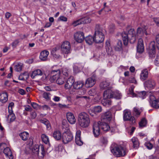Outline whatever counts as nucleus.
<instances>
[{
    "instance_id": "nucleus-1",
    "label": "nucleus",
    "mask_w": 159,
    "mask_h": 159,
    "mask_svg": "<svg viewBox=\"0 0 159 159\" xmlns=\"http://www.w3.org/2000/svg\"><path fill=\"white\" fill-rule=\"evenodd\" d=\"M52 75L50 77L49 80L51 82H54L56 81L59 84H62L66 80V78L62 75L59 70H53L51 73Z\"/></svg>"
},
{
    "instance_id": "nucleus-2",
    "label": "nucleus",
    "mask_w": 159,
    "mask_h": 159,
    "mask_svg": "<svg viewBox=\"0 0 159 159\" xmlns=\"http://www.w3.org/2000/svg\"><path fill=\"white\" fill-rule=\"evenodd\" d=\"M78 120L79 125L83 128L88 126L90 122L89 115L85 112H82L79 114Z\"/></svg>"
},
{
    "instance_id": "nucleus-3",
    "label": "nucleus",
    "mask_w": 159,
    "mask_h": 159,
    "mask_svg": "<svg viewBox=\"0 0 159 159\" xmlns=\"http://www.w3.org/2000/svg\"><path fill=\"white\" fill-rule=\"evenodd\" d=\"M111 149L113 154L117 157L124 156L127 152L125 148L116 145H112Z\"/></svg>"
},
{
    "instance_id": "nucleus-4",
    "label": "nucleus",
    "mask_w": 159,
    "mask_h": 159,
    "mask_svg": "<svg viewBox=\"0 0 159 159\" xmlns=\"http://www.w3.org/2000/svg\"><path fill=\"white\" fill-rule=\"evenodd\" d=\"M94 42L97 43H102L104 40V36L103 31L102 28L99 25H96L94 35Z\"/></svg>"
},
{
    "instance_id": "nucleus-5",
    "label": "nucleus",
    "mask_w": 159,
    "mask_h": 159,
    "mask_svg": "<svg viewBox=\"0 0 159 159\" xmlns=\"http://www.w3.org/2000/svg\"><path fill=\"white\" fill-rule=\"evenodd\" d=\"M73 136L70 130L64 131L62 135V139L63 142L65 143H67L70 142L73 139Z\"/></svg>"
},
{
    "instance_id": "nucleus-6",
    "label": "nucleus",
    "mask_w": 159,
    "mask_h": 159,
    "mask_svg": "<svg viewBox=\"0 0 159 159\" xmlns=\"http://www.w3.org/2000/svg\"><path fill=\"white\" fill-rule=\"evenodd\" d=\"M70 44L67 41L64 42L61 45V52L63 54H68L70 52Z\"/></svg>"
},
{
    "instance_id": "nucleus-7",
    "label": "nucleus",
    "mask_w": 159,
    "mask_h": 159,
    "mask_svg": "<svg viewBox=\"0 0 159 159\" xmlns=\"http://www.w3.org/2000/svg\"><path fill=\"white\" fill-rule=\"evenodd\" d=\"M123 119L124 121H129L131 124H134L135 123L134 118L131 116V113L130 111L125 110L123 111Z\"/></svg>"
},
{
    "instance_id": "nucleus-8",
    "label": "nucleus",
    "mask_w": 159,
    "mask_h": 159,
    "mask_svg": "<svg viewBox=\"0 0 159 159\" xmlns=\"http://www.w3.org/2000/svg\"><path fill=\"white\" fill-rule=\"evenodd\" d=\"M96 81V77L93 76L87 79L85 82V85L88 88L91 87L95 84Z\"/></svg>"
},
{
    "instance_id": "nucleus-9",
    "label": "nucleus",
    "mask_w": 159,
    "mask_h": 159,
    "mask_svg": "<svg viewBox=\"0 0 159 159\" xmlns=\"http://www.w3.org/2000/svg\"><path fill=\"white\" fill-rule=\"evenodd\" d=\"M129 41L131 43H134L136 41V35L134 29H131L128 31L127 34Z\"/></svg>"
},
{
    "instance_id": "nucleus-10",
    "label": "nucleus",
    "mask_w": 159,
    "mask_h": 159,
    "mask_svg": "<svg viewBox=\"0 0 159 159\" xmlns=\"http://www.w3.org/2000/svg\"><path fill=\"white\" fill-rule=\"evenodd\" d=\"M91 21V19L89 17L87 16L82 18L74 21L73 24L74 26H76L80 24L90 23Z\"/></svg>"
},
{
    "instance_id": "nucleus-11",
    "label": "nucleus",
    "mask_w": 159,
    "mask_h": 159,
    "mask_svg": "<svg viewBox=\"0 0 159 159\" xmlns=\"http://www.w3.org/2000/svg\"><path fill=\"white\" fill-rule=\"evenodd\" d=\"M100 121H98L97 123H94L93 126V132L94 136L98 137L100 134V127L99 124H100Z\"/></svg>"
},
{
    "instance_id": "nucleus-12",
    "label": "nucleus",
    "mask_w": 159,
    "mask_h": 159,
    "mask_svg": "<svg viewBox=\"0 0 159 159\" xmlns=\"http://www.w3.org/2000/svg\"><path fill=\"white\" fill-rule=\"evenodd\" d=\"M74 38L77 42L81 43L84 39V34L83 32H77L74 34Z\"/></svg>"
},
{
    "instance_id": "nucleus-13",
    "label": "nucleus",
    "mask_w": 159,
    "mask_h": 159,
    "mask_svg": "<svg viewBox=\"0 0 159 159\" xmlns=\"http://www.w3.org/2000/svg\"><path fill=\"white\" fill-rule=\"evenodd\" d=\"M40 148L41 150V153L43 157L45 153L43 145H41L39 146L38 145L35 146L32 149V152L34 153L39 156V152Z\"/></svg>"
},
{
    "instance_id": "nucleus-14",
    "label": "nucleus",
    "mask_w": 159,
    "mask_h": 159,
    "mask_svg": "<svg viewBox=\"0 0 159 159\" xmlns=\"http://www.w3.org/2000/svg\"><path fill=\"white\" fill-rule=\"evenodd\" d=\"M111 113L110 111H108L102 114L101 121L108 123L111 120Z\"/></svg>"
},
{
    "instance_id": "nucleus-15",
    "label": "nucleus",
    "mask_w": 159,
    "mask_h": 159,
    "mask_svg": "<svg viewBox=\"0 0 159 159\" xmlns=\"http://www.w3.org/2000/svg\"><path fill=\"white\" fill-rule=\"evenodd\" d=\"M149 103L152 107L156 109L159 108V98L156 99L153 96H151L150 97Z\"/></svg>"
},
{
    "instance_id": "nucleus-16",
    "label": "nucleus",
    "mask_w": 159,
    "mask_h": 159,
    "mask_svg": "<svg viewBox=\"0 0 159 159\" xmlns=\"http://www.w3.org/2000/svg\"><path fill=\"white\" fill-rule=\"evenodd\" d=\"M149 57L153 58L155 56V46L153 42L151 43L149 45Z\"/></svg>"
},
{
    "instance_id": "nucleus-17",
    "label": "nucleus",
    "mask_w": 159,
    "mask_h": 159,
    "mask_svg": "<svg viewBox=\"0 0 159 159\" xmlns=\"http://www.w3.org/2000/svg\"><path fill=\"white\" fill-rule=\"evenodd\" d=\"M145 86L149 89H152L155 87L156 83L155 81L151 79H149L144 83Z\"/></svg>"
},
{
    "instance_id": "nucleus-18",
    "label": "nucleus",
    "mask_w": 159,
    "mask_h": 159,
    "mask_svg": "<svg viewBox=\"0 0 159 159\" xmlns=\"http://www.w3.org/2000/svg\"><path fill=\"white\" fill-rule=\"evenodd\" d=\"M75 80L73 76H70L67 80L65 84V88L66 89H69L73 86Z\"/></svg>"
},
{
    "instance_id": "nucleus-19",
    "label": "nucleus",
    "mask_w": 159,
    "mask_h": 159,
    "mask_svg": "<svg viewBox=\"0 0 159 159\" xmlns=\"http://www.w3.org/2000/svg\"><path fill=\"white\" fill-rule=\"evenodd\" d=\"M137 51L140 53H142L144 51L143 40L142 39H139L137 46Z\"/></svg>"
},
{
    "instance_id": "nucleus-20",
    "label": "nucleus",
    "mask_w": 159,
    "mask_h": 159,
    "mask_svg": "<svg viewBox=\"0 0 159 159\" xmlns=\"http://www.w3.org/2000/svg\"><path fill=\"white\" fill-rule=\"evenodd\" d=\"M66 118L68 121L71 124H74L76 122V119L74 115L70 112L67 113Z\"/></svg>"
},
{
    "instance_id": "nucleus-21",
    "label": "nucleus",
    "mask_w": 159,
    "mask_h": 159,
    "mask_svg": "<svg viewBox=\"0 0 159 159\" xmlns=\"http://www.w3.org/2000/svg\"><path fill=\"white\" fill-rule=\"evenodd\" d=\"M80 135V130L77 131L75 137V142L77 145L79 146L82 145L83 143L81 140Z\"/></svg>"
},
{
    "instance_id": "nucleus-22",
    "label": "nucleus",
    "mask_w": 159,
    "mask_h": 159,
    "mask_svg": "<svg viewBox=\"0 0 159 159\" xmlns=\"http://www.w3.org/2000/svg\"><path fill=\"white\" fill-rule=\"evenodd\" d=\"M49 54V52L46 50H44L42 51L39 56V57L40 59L42 61H46Z\"/></svg>"
},
{
    "instance_id": "nucleus-23",
    "label": "nucleus",
    "mask_w": 159,
    "mask_h": 159,
    "mask_svg": "<svg viewBox=\"0 0 159 159\" xmlns=\"http://www.w3.org/2000/svg\"><path fill=\"white\" fill-rule=\"evenodd\" d=\"M113 91L110 89L105 91L103 93V98L110 99L113 98Z\"/></svg>"
},
{
    "instance_id": "nucleus-24",
    "label": "nucleus",
    "mask_w": 159,
    "mask_h": 159,
    "mask_svg": "<svg viewBox=\"0 0 159 159\" xmlns=\"http://www.w3.org/2000/svg\"><path fill=\"white\" fill-rule=\"evenodd\" d=\"M100 122V124H99L100 128L104 131H107L110 129V127L108 124L106 122L101 121Z\"/></svg>"
},
{
    "instance_id": "nucleus-25",
    "label": "nucleus",
    "mask_w": 159,
    "mask_h": 159,
    "mask_svg": "<svg viewBox=\"0 0 159 159\" xmlns=\"http://www.w3.org/2000/svg\"><path fill=\"white\" fill-rule=\"evenodd\" d=\"M8 100V94L6 92L0 94V101L2 103H5Z\"/></svg>"
},
{
    "instance_id": "nucleus-26",
    "label": "nucleus",
    "mask_w": 159,
    "mask_h": 159,
    "mask_svg": "<svg viewBox=\"0 0 159 159\" xmlns=\"http://www.w3.org/2000/svg\"><path fill=\"white\" fill-rule=\"evenodd\" d=\"M100 87L102 90L108 89L110 87V83L108 81H103L100 83Z\"/></svg>"
},
{
    "instance_id": "nucleus-27",
    "label": "nucleus",
    "mask_w": 159,
    "mask_h": 159,
    "mask_svg": "<svg viewBox=\"0 0 159 159\" xmlns=\"http://www.w3.org/2000/svg\"><path fill=\"white\" fill-rule=\"evenodd\" d=\"M3 152L6 156L9 157V159H12L13 158L12 152L11 149L8 147L4 148Z\"/></svg>"
},
{
    "instance_id": "nucleus-28",
    "label": "nucleus",
    "mask_w": 159,
    "mask_h": 159,
    "mask_svg": "<svg viewBox=\"0 0 159 159\" xmlns=\"http://www.w3.org/2000/svg\"><path fill=\"white\" fill-rule=\"evenodd\" d=\"M84 85V82L82 81H79L74 82L73 84V88L76 89H79L82 88Z\"/></svg>"
},
{
    "instance_id": "nucleus-29",
    "label": "nucleus",
    "mask_w": 159,
    "mask_h": 159,
    "mask_svg": "<svg viewBox=\"0 0 159 159\" xmlns=\"http://www.w3.org/2000/svg\"><path fill=\"white\" fill-rule=\"evenodd\" d=\"M52 136L57 140H59L62 138L61 132L59 130L54 131L53 133Z\"/></svg>"
},
{
    "instance_id": "nucleus-30",
    "label": "nucleus",
    "mask_w": 159,
    "mask_h": 159,
    "mask_svg": "<svg viewBox=\"0 0 159 159\" xmlns=\"http://www.w3.org/2000/svg\"><path fill=\"white\" fill-rule=\"evenodd\" d=\"M121 35L124 45L125 46L127 45L129 41L127 33L124 32L121 34Z\"/></svg>"
},
{
    "instance_id": "nucleus-31",
    "label": "nucleus",
    "mask_w": 159,
    "mask_h": 159,
    "mask_svg": "<svg viewBox=\"0 0 159 159\" xmlns=\"http://www.w3.org/2000/svg\"><path fill=\"white\" fill-rule=\"evenodd\" d=\"M133 144V148L135 149H137L139 147V143L137 138L134 137L131 139Z\"/></svg>"
},
{
    "instance_id": "nucleus-32",
    "label": "nucleus",
    "mask_w": 159,
    "mask_h": 159,
    "mask_svg": "<svg viewBox=\"0 0 159 159\" xmlns=\"http://www.w3.org/2000/svg\"><path fill=\"white\" fill-rule=\"evenodd\" d=\"M43 75V72L39 69H37L34 70L31 74V77L32 79H34L35 77L37 75Z\"/></svg>"
},
{
    "instance_id": "nucleus-33",
    "label": "nucleus",
    "mask_w": 159,
    "mask_h": 159,
    "mask_svg": "<svg viewBox=\"0 0 159 159\" xmlns=\"http://www.w3.org/2000/svg\"><path fill=\"white\" fill-rule=\"evenodd\" d=\"M19 135L22 140L24 141L27 140L29 137V133L26 132L20 133Z\"/></svg>"
},
{
    "instance_id": "nucleus-34",
    "label": "nucleus",
    "mask_w": 159,
    "mask_h": 159,
    "mask_svg": "<svg viewBox=\"0 0 159 159\" xmlns=\"http://www.w3.org/2000/svg\"><path fill=\"white\" fill-rule=\"evenodd\" d=\"M101 102L102 105L104 106H108L111 105V101L110 99L108 98H103Z\"/></svg>"
},
{
    "instance_id": "nucleus-35",
    "label": "nucleus",
    "mask_w": 159,
    "mask_h": 159,
    "mask_svg": "<svg viewBox=\"0 0 159 159\" xmlns=\"http://www.w3.org/2000/svg\"><path fill=\"white\" fill-rule=\"evenodd\" d=\"M85 40L87 43L89 45H91L93 42H94V37L91 36H89L85 39Z\"/></svg>"
},
{
    "instance_id": "nucleus-36",
    "label": "nucleus",
    "mask_w": 159,
    "mask_h": 159,
    "mask_svg": "<svg viewBox=\"0 0 159 159\" xmlns=\"http://www.w3.org/2000/svg\"><path fill=\"white\" fill-rule=\"evenodd\" d=\"M148 72L147 70H143L141 74V79L143 80H145L148 77Z\"/></svg>"
},
{
    "instance_id": "nucleus-37",
    "label": "nucleus",
    "mask_w": 159,
    "mask_h": 159,
    "mask_svg": "<svg viewBox=\"0 0 159 159\" xmlns=\"http://www.w3.org/2000/svg\"><path fill=\"white\" fill-rule=\"evenodd\" d=\"M9 114L8 115V118L10 119V122H12L14 121L16 119V117L15 114L13 113V111L12 110L9 111Z\"/></svg>"
},
{
    "instance_id": "nucleus-38",
    "label": "nucleus",
    "mask_w": 159,
    "mask_h": 159,
    "mask_svg": "<svg viewBox=\"0 0 159 159\" xmlns=\"http://www.w3.org/2000/svg\"><path fill=\"white\" fill-rule=\"evenodd\" d=\"M40 121L46 125L47 128L48 130H49L51 129V126L49 121L47 119H44L41 120H40Z\"/></svg>"
},
{
    "instance_id": "nucleus-39",
    "label": "nucleus",
    "mask_w": 159,
    "mask_h": 159,
    "mask_svg": "<svg viewBox=\"0 0 159 159\" xmlns=\"http://www.w3.org/2000/svg\"><path fill=\"white\" fill-rule=\"evenodd\" d=\"M113 98H115L116 99H120L122 97L121 94L119 93V92L118 91H113Z\"/></svg>"
},
{
    "instance_id": "nucleus-40",
    "label": "nucleus",
    "mask_w": 159,
    "mask_h": 159,
    "mask_svg": "<svg viewBox=\"0 0 159 159\" xmlns=\"http://www.w3.org/2000/svg\"><path fill=\"white\" fill-rule=\"evenodd\" d=\"M122 43L121 41H119L117 43V45L115 46V48L116 51H120L122 49Z\"/></svg>"
},
{
    "instance_id": "nucleus-41",
    "label": "nucleus",
    "mask_w": 159,
    "mask_h": 159,
    "mask_svg": "<svg viewBox=\"0 0 159 159\" xmlns=\"http://www.w3.org/2000/svg\"><path fill=\"white\" fill-rule=\"evenodd\" d=\"M62 127L63 129H65L67 130H69V124L66 120H64L62 121Z\"/></svg>"
},
{
    "instance_id": "nucleus-42",
    "label": "nucleus",
    "mask_w": 159,
    "mask_h": 159,
    "mask_svg": "<svg viewBox=\"0 0 159 159\" xmlns=\"http://www.w3.org/2000/svg\"><path fill=\"white\" fill-rule=\"evenodd\" d=\"M62 73L63 76L66 77L70 73V70L66 68H63L62 69Z\"/></svg>"
},
{
    "instance_id": "nucleus-43",
    "label": "nucleus",
    "mask_w": 159,
    "mask_h": 159,
    "mask_svg": "<svg viewBox=\"0 0 159 159\" xmlns=\"http://www.w3.org/2000/svg\"><path fill=\"white\" fill-rule=\"evenodd\" d=\"M100 141L101 143L104 145L107 144L108 142L107 138L103 136H102L100 138Z\"/></svg>"
},
{
    "instance_id": "nucleus-44",
    "label": "nucleus",
    "mask_w": 159,
    "mask_h": 159,
    "mask_svg": "<svg viewBox=\"0 0 159 159\" xmlns=\"http://www.w3.org/2000/svg\"><path fill=\"white\" fill-rule=\"evenodd\" d=\"M147 124V120L144 118H143L139 123V125L140 127H143L146 126Z\"/></svg>"
},
{
    "instance_id": "nucleus-45",
    "label": "nucleus",
    "mask_w": 159,
    "mask_h": 159,
    "mask_svg": "<svg viewBox=\"0 0 159 159\" xmlns=\"http://www.w3.org/2000/svg\"><path fill=\"white\" fill-rule=\"evenodd\" d=\"M42 140L45 144H47L49 142V139L48 137L45 134H42L41 136Z\"/></svg>"
},
{
    "instance_id": "nucleus-46",
    "label": "nucleus",
    "mask_w": 159,
    "mask_h": 159,
    "mask_svg": "<svg viewBox=\"0 0 159 159\" xmlns=\"http://www.w3.org/2000/svg\"><path fill=\"white\" fill-rule=\"evenodd\" d=\"M143 31L142 29L140 27H139L137 29V35L139 37H142L143 35Z\"/></svg>"
},
{
    "instance_id": "nucleus-47",
    "label": "nucleus",
    "mask_w": 159,
    "mask_h": 159,
    "mask_svg": "<svg viewBox=\"0 0 159 159\" xmlns=\"http://www.w3.org/2000/svg\"><path fill=\"white\" fill-rule=\"evenodd\" d=\"M102 107L100 106L95 107L93 110L95 113H99L102 111Z\"/></svg>"
},
{
    "instance_id": "nucleus-48",
    "label": "nucleus",
    "mask_w": 159,
    "mask_h": 159,
    "mask_svg": "<svg viewBox=\"0 0 159 159\" xmlns=\"http://www.w3.org/2000/svg\"><path fill=\"white\" fill-rule=\"evenodd\" d=\"M86 93V90L84 88H81L78 90V94L80 95H83Z\"/></svg>"
},
{
    "instance_id": "nucleus-49",
    "label": "nucleus",
    "mask_w": 159,
    "mask_h": 159,
    "mask_svg": "<svg viewBox=\"0 0 159 159\" xmlns=\"http://www.w3.org/2000/svg\"><path fill=\"white\" fill-rule=\"evenodd\" d=\"M146 94V92L144 91L139 92L138 95H136V97H139L143 99L145 98V96Z\"/></svg>"
},
{
    "instance_id": "nucleus-50",
    "label": "nucleus",
    "mask_w": 159,
    "mask_h": 159,
    "mask_svg": "<svg viewBox=\"0 0 159 159\" xmlns=\"http://www.w3.org/2000/svg\"><path fill=\"white\" fill-rule=\"evenodd\" d=\"M26 74L27 76L25 77L26 78H27L29 77V74L27 72H25L23 73L22 74H20V75L19 77V79L20 80H24L25 79V77L23 76V75H24L25 74Z\"/></svg>"
},
{
    "instance_id": "nucleus-51",
    "label": "nucleus",
    "mask_w": 159,
    "mask_h": 159,
    "mask_svg": "<svg viewBox=\"0 0 159 159\" xmlns=\"http://www.w3.org/2000/svg\"><path fill=\"white\" fill-rule=\"evenodd\" d=\"M106 49L107 55H111L113 53L112 49L111 47H106Z\"/></svg>"
},
{
    "instance_id": "nucleus-52",
    "label": "nucleus",
    "mask_w": 159,
    "mask_h": 159,
    "mask_svg": "<svg viewBox=\"0 0 159 159\" xmlns=\"http://www.w3.org/2000/svg\"><path fill=\"white\" fill-rule=\"evenodd\" d=\"M22 64L21 63H18L16 66L15 70L17 71H20L22 69Z\"/></svg>"
},
{
    "instance_id": "nucleus-53",
    "label": "nucleus",
    "mask_w": 159,
    "mask_h": 159,
    "mask_svg": "<svg viewBox=\"0 0 159 159\" xmlns=\"http://www.w3.org/2000/svg\"><path fill=\"white\" fill-rule=\"evenodd\" d=\"M50 94L48 93L44 92L43 93V98L48 100L50 99Z\"/></svg>"
},
{
    "instance_id": "nucleus-54",
    "label": "nucleus",
    "mask_w": 159,
    "mask_h": 159,
    "mask_svg": "<svg viewBox=\"0 0 159 159\" xmlns=\"http://www.w3.org/2000/svg\"><path fill=\"white\" fill-rule=\"evenodd\" d=\"M155 65L159 66V53L157 54L154 61Z\"/></svg>"
},
{
    "instance_id": "nucleus-55",
    "label": "nucleus",
    "mask_w": 159,
    "mask_h": 159,
    "mask_svg": "<svg viewBox=\"0 0 159 159\" xmlns=\"http://www.w3.org/2000/svg\"><path fill=\"white\" fill-rule=\"evenodd\" d=\"M134 111L136 116H138L140 115V112L139 111L138 108L134 107Z\"/></svg>"
},
{
    "instance_id": "nucleus-56",
    "label": "nucleus",
    "mask_w": 159,
    "mask_h": 159,
    "mask_svg": "<svg viewBox=\"0 0 159 159\" xmlns=\"http://www.w3.org/2000/svg\"><path fill=\"white\" fill-rule=\"evenodd\" d=\"M67 18L64 16H60L58 19V20L59 21H67Z\"/></svg>"
},
{
    "instance_id": "nucleus-57",
    "label": "nucleus",
    "mask_w": 159,
    "mask_h": 159,
    "mask_svg": "<svg viewBox=\"0 0 159 159\" xmlns=\"http://www.w3.org/2000/svg\"><path fill=\"white\" fill-rule=\"evenodd\" d=\"M19 42V39H16L12 43V46L15 47Z\"/></svg>"
},
{
    "instance_id": "nucleus-58",
    "label": "nucleus",
    "mask_w": 159,
    "mask_h": 159,
    "mask_svg": "<svg viewBox=\"0 0 159 159\" xmlns=\"http://www.w3.org/2000/svg\"><path fill=\"white\" fill-rule=\"evenodd\" d=\"M31 111L30 115L31 116V118L33 119L35 118L37 116V114L35 111Z\"/></svg>"
},
{
    "instance_id": "nucleus-59",
    "label": "nucleus",
    "mask_w": 159,
    "mask_h": 159,
    "mask_svg": "<svg viewBox=\"0 0 159 159\" xmlns=\"http://www.w3.org/2000/svg\"><path fill=\"white\" fill-rule=\"evenodd\" d=\"M134 87L133 86H131V87L130 88V89L129 90L130 93H131L132 95V96L133 97H135L136 96V94H135L133 92V89H134Z\"/></svg>"
},
{
    "instance_id": "nucleus-60",
    "label": "nucleus",
    "mask_w": 159,
    "mask_h": 159,
    "mask_svg": "<svg viewBox=\"0 0 159 159\" xmlns=\"http://www.w3.org/2000/svg\"><path fill=\"white\" fill-rule=\"evenodd\" d=\"M31 106L34 109H37L39 107V105L35 102L32 103Z\"/></svg>"
},
{
    "instance_id": "nucleus-61",
    "label": "nucleus",
    "mask_w": 159,
    "mask_h": 159,
    "mask_svg": "<svg viewBox=\"0 0 159 159\" xmlns=\"http://www.w3.org/2000/svg\"><path fill=\"white\" fill-rule=\"evenodd\" d=\"M109 29L110 32H112L115 29L114 25L113 24H111L109 26Z\"/></svg>"
},
{
    "instance_id": "nucleus-62",
    "label": "nucleus",
    "mask_w": 159,
    "mask_h": 159,
    "mask_svg": "<svg viewBox=\"0 0 159 159\" xmlns=\"http://www.w3.org/2000/svg\"><path fill=\"white\" fill-rule=\"evenodd\" d=\"M153 21L155 22L156 25L159 27V18H153Z\"/></svg>"
},
{
    "instance_id": "nucleus-63",
    "label": "nucleus",
    "mask_w": 159,
    "mask_h": 159,
    "mask_svg": "<svg viewBox=\"0 0 159 159\" xmlns=\"http://www.w3.org/2000/svg\"><path fill=\"white\" fill-rule=\"evenodd\" d=\"M147 148L149 149H151L153 147V145L150 143H148L146 144Z\"/></svg>"
},
{
    "instance_id": "nucleus-64",
    "label": "nucleus",
    "mask_w": 159,
    "mask_h": 159,
    "mask_svg": "<svg viewBox=\"0 0 159 159\" xmlns=\"http://www.w3.org/2000/svg\"><path fill=\"white\" fill-rule=\"evenodd\" d=\"M14 103L11 102L9 104L8 107V111L12 110V108L14 107Z\"/></svg>"
}]
</instances>
